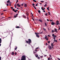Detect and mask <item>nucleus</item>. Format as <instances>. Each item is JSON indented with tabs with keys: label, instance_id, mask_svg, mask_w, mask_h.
<instances>
[{
	"label": "nucleus",
	"instance_id": "e433bc0d",
	"mask_svg": "<svg viewBox=\"0 0 60 60\" xmlns=\"http://www.w3.org/2000/svg\"><path fill=\"white\" fill-rule=\"evenodd\" d=\"M19 3L17 5H16V6H19Z\"/></svg>",
	"mask_w": 60,
	"mask_h": 60
},
{
	"label": "nucleus",
	"instance_id": "6e6d98bb",
	"mask_svg": "<svg viewBox=\"0 0 60 60\" xmlns=\"http://www.w3.org/2000/svg\"><path fill=\"white\" fill-rule=\"evenodd\" d=\"M15 8H16V5H15Z\"/></svg>",
	"mask_w": 60,
	"mask_h": 60
},
{
	"label": "nucleus",
	"instance_id": "c9c22d12",
	"mask_svg": "<svg viewBox=\"0 0 60 60\" xmlns=\"http://www.w3.org/2000/svg\"><path fill=\"white\" fill-rule=\"evenodd\" d=\"M41 3H44V1H41Z\"/></svg>",
	"mask_w": 60,
	"mask_h": 60
},
{
	"label": "nucleus",
	"instance_id": "4be33fe9",
	"mask_svg": "<svg viewBox=\"0 0 60 60\" xmlns=\"http://www.w3.org/2000/svg\"><path fill=\"white\" fill-rule=\"evenodd\" d=\"M47 9L48 10V11H49V8L48 7L47 8Z\"/></svg>",
	"mask_w": 60,
	"mask_h": 60
},
{
	"label": "nucleus",
	"instance_id": "b1692460",
	"mask_svg": "<svg viewBox=\"0 0 60 60\" xmlns=\"http://www.w3.org/2000/svg\"><path fill=\"white\" fill-rule=\"evenodd\" d=\"M55 31H54L53 30H52V33H53V32H54Z\"/></svg>",
	"mask_w": 60,
	"mask_h": 60
},
{
	"label": "nucleus",
	"instance_id": "3c124183",
	"mask_svg": "<svg viewBox=\"0 0 60 60\" xmlns=\"http://www.w3.org/2000/svg\"><path fill=\"white\" fill-rule=\"evenodd\" d=\"M15 55H17V53L16 52H15Z\"/></svg>",
	"mask_w": 60,
	"mask_h": 60
},
{
	"label": "nucleus",
	"instance_id": "f257e3e1",
	"mask_svg": "<svg viewBox=\"0 0 60 60\" xmlns=\"http://www.w3.org/2000/svg\"><path fill=\"white\" fill-rule=\"evenodd\" d=\"M28 41H26V42L27 43H28V44H30L31 42H32L31 40L30 39H29L28 40Z\"/></svg>",
	"mask_w": 60,
	"mask_h": 60
},
{
	"label": "nucleus",
	"instance_id": "f8f14e48",
	"mask_svg": "<svg viewBox=\"0 0 60 60\" xmlns=\"http://www.w3.org/2000/svg\"><path fill=\"white\" fill-rule=\"evenodd\" d=\"M36 36L37 37H38V38H39L40 37V36L38 34L36 35Z\"/></svg>",
	"mask_w": 60,
	"mask_h": 60
},
{
	"label": "nucleus",
	"instance_id": "052dcab7",
	"mask_svg": "<svg viewBox=\"0 0 60 60\" xmlns=\"http://www.w3.org/2000/svg\"><path fill=\"white\" fill-rule=\"evenodd\" d=\"M48 43H50V41H48Z\"/></svg>",
	"mask_w": 60,
	"mask_h": 60
},
{
	"label": "nucleus",
	"instance_id": "a19ab883",
	"mask_svg": "<svg viewBox=\"0 0 60 60\" xmlns=\"http://www.w3.org/2000/svg\"><path fill=\"white\" fill-rule=\"evenodd\" d=\"M14 12H17V11H16L15 10H14Z\"/></svg>",
	"mask_w": 60,
	"mask_h": 60
},
{
	"label": "nucleus",
	"instance_id": "1a4fd4ad",
	"mask_svg": "<svg viewBox=\"0 0 60 60\" xmlns=\"http://www.w3.org/2000/svg\"><path fill=\"white\" fill-rule=\"evenodd\" d=\"M26 14L27 16H28V15H29V13H28V12H26Z\"/></svg>",
	"mask_w": 60,
	"mask_h": 60
},
{
	"label": "nucleus",
	"instance_id": "4468645a",
	"mask_svg": "<svg viewBox=\"0 0 60 60\" xmlns=\"http://www.w3.org/2000/svg\"><path fill=\"white\" fill-rule=\"evenodd\" d=\"M38 20L39 21H40V22H42V20H41V19L39 20Z\"/></svg>",
	"mask_w": 60,
	"mask_h": 60
},
{
	"label": "nucleus",
	"instance_id": "a878e982",
	"mask_svg": "<svg viewBox=\"0 0 60 60\" xmlns=\"http://www.w3.org/2000/svg\"><path fill=\"white\" fill-rule=\"evenodd\" d=\"M7 6H9V4H6Z\"/></svg>",
	"mask_w": 60,
	"mask_h": 60
},
{
	"label": "nucleus",
	"instance_id": "e2e57ef3",
	"mask_svg": "<svg viewBox=\"0 0 60 60\" xmlns=\"http://www.w3.org/2000/svg\"><path fill=\"white\" fill-rule=\"evenodd\" d=\"M47 20L48 21H49V20L48 19H47Z\"/></svg>",
	"mask_w": 60,
	"mask_h": 60
},
{
	"label": "nucleus",
	"instance_id": "ddd939ff",
	"mask_svg": "<svg viewBox=\"0 0 60 60\" xmlns=\"http://www.w3.org/2000/svg\"><path fill=\"white\" fill-rule=\"evenodd\" d=\"M15 27L16 28H20V27H19V26H17L16 27Z\"/></svg>",
	"mask_w": 60,
	"mask_h": 60
},
{
	"label": "nucleus",
	"instance_id": "0eeeda50",
	"mask_svg": "<svg viewBox=\"0 0 60 60\" xmlns=\"http://www.w3.org/2000/svg\"><path fill=\"white\" fill-rule=\"evenodd\" d=\"M51 24L52 25H55V23L54 22H52L51 23Z\"/></svg>",
	"mask_w": 60,
	"mask_h": 60
},
{
	"label": "nucleus",
	"instance_id": "dca6fc26",
	"mask_svg": "<svg viewBox=\"0 0 60 60\" xmlns=\"http://www.w3.org/2000/svg\"><path fill=\"white\" fill-rule=\"evenodd\" d=\"M35 34L36 35H37V34H39V33H35Z\"/></svg>",
	"mask_w": 60,
	"mask_h": 60
},
{
	"label": "nucleus",
	"instance_id": "c03bdc74",
	"mask_svg": "<svg viewBox=\"0 0 60 60\" xmlns=\"http://www.w3.org/2000/svg\"><path fill=\"white\" fill-rule=\"evenodd\" d=\"M4 17H3L1 18V19H4Z\"/></svg>",
	"mask_w": 60,
	"mask_h": 60
},
{
	"label": "nucleus",
	"instance_id": "6e6552de",
	"mask_svg": "<svg viewBox=\"0 0 60 60\" xmlns=\"http://www.w3.org/2000/svg\"><path fill=\"white\" fill-rule=\"evenodd\" d=\"M54 30V32H56V33H57L58 31H57V29H55Z\"/></svg>",
	"mask_w": 60,
	"mask_h": 60
},
{
	"label": "nucleus",
	"instance_id": "37998d69",
	"mask_svg": "<svg viewBox=\"0 0 60 60\" xmlns=\"http://www.w3.org/2000/svg\"><path fill=\"white\" fill-rule=\"evenodd\" d=\"M35 4H32V5H33V6H34Z\"/></svg>",
	"mask_w": 60,
	"mask_h": 60
},
{
	"label": "nucleus",
	"instance_id": "864d4df0",
	"mask_svg": "<svg viewBox=\"0 0 60 60\" xmlns=\"http://www.w3.org/2000/svg\"><path fill=\"white\" fill-rule=\"evenodd\" d=\"M36 53V52H33V53H34H34Z\"/></svg>",
	"mask_w": 60,
	"mask_h": 60
},
{
	"label": "nucleus",
	"instance_id": "aec40b11",
	"mask_svg": "<svg viewBox=\"0 0 60 60\" xmlns=\"http://www.w3.org/2000/svg\"><path fill=\"white\" fill-rule=\"evenodd\" d=\"M38 13H40L41 12V11H40V10H38Z\"/></svg>",
	"mask_w": 60,
	"mask_h": 60
},
{
	"label": "nucleus",
	"instance_id": "6ab92c4d",
	"mask_svg": "<svg viewBox=\"0 0 60 60\" xmlns=\"http://www.w3.org/2000/svg\"><path fill=\"white\" fill-rule=\"evenodd\" d=\"M23 16L24 17V18L25 19H26V16H24V15H23Z\"/></svg>",
	"mask_w": 60,
	"mask_h": 60
},
{
	"label": "nucleus",
	"instance_id": "58836bf2",
	"mask_svg": "<svg viewBox=\"0 0 60 60\" xmlns=\"http://www.w3.org/2000/svg\"><path fill=\"white\" fill-rule=\"evenodd\" d=\"M32 19L33 20V21H34V20L33 18V17H32Z\"/></svg>",
	"mask_w": 60,
	"mask_h": 60
},
{
	"label": "nucleus",
	"instance_id": "13d9d810",
	"mask_svg": "<svg viewBox=\"0 0 60 60\" xmlns=\"http://www.w3.org/2000/svg\"><path fill=\"white\" fill-rule=\"evenodd\" d=\"M39 49V48L38 47H37V48H36V49Z\"/></svg>",
	"mask_w": 60,
	"mask_h": 60
},
{
	"label": "nucleus",
	"instance_id": "20e7f679",
	"mask_svg": "<svg viewBox=\"0 0 60 60\" xmlns=\"http://www.w3.org/2000/svg\"><path fill=\"white\" fill-rule=\"evenodd\" d=\"M48 48L49 50H51V49H52V47L50 46V45L49 46H48Z\"/></svg>",
	"mask_w": 60,
	"mask_h": 60
},
{
	"label": "nucleus",
	"instance_id": "338daca9",
	"mask_svg": "<svg viewBox=\"0 0 60 60\" xmlns=\"http://www.w3.org/2000/svg\"><path fill=\"white\" fill-rule=\"evenodd\" d=\"M48 36H49V37H50V36L49 35H48Z\"/></svg>",
	"mask_w": 60,
	"mask_h": 60
},
{
	"label": "nucleus",
	"instance_id": "f3484780",
	"mask_svg": "<svg viewBox=\"0 0 60 60\" xmlns=\"http://www.w3.org/2000/svg\"><path fill=\"white\" fill-rule=\"evenodd\" d=\"M45 26H47V23H46L45 22Z\"/></svg>",
	"mask_w": 60,
	"mask_h": 60
},
{
	"label": "nucleus",
	"instance_id": "f03ea898",
	"mask_svg": "<svg viewBox=\"0 0 60 60\" xmlns=\"http://www.w3.org/2000/svg\"><path fill=\"white\" fill-rule=\"evenodd\" d=\"M22 58L21 59V60H26V56H23L22 57Z\"/></svg>",
	"mask_w": 60,
	"mask_h": 60
},
{
	"label": "nucleus",
	"instance_id": "a18cd8bd",
	"mask_svg": "<svg viewBox=\"0 0 60 60\" xmlns=\"http://www.w3.org/2000/svg\"><path fill=\"white\" fill-rule=\"evenodd\" d=\"M54 36V34H53L52 35V36Z\"/></svg>",
	"mask_w": 60,
	"mask_h": 60
},
{
	"label": "nucleus",
	"instance_id": "39448f33",
	"mask_svg": "<svg viewBox=\"0 0 60 60\" xmlns=\"http://www.w3.org/2000/svg\"><path fill=\"white\" fill-rule=\"evenodd\" d=\"M18 15V14L17 13L15 15H14V18H16V17H17V16Z\"/></svg>",
	"mask_w": 60,
	"mask_h": 60
},
{
	"label": "nucleus",
	"instance_id": "393cba45",
	"mask_svg": "<svg viewBox=\"0 0 60 60\" xmlns=\"http://www.w3.org/2000/svg\"><path fill=\"white\" fill-rule=\"evenodd\" d=\"M50 59V57H49L48 58V60H49Z\"/></svg>",
	"mask_w": 60,
	"mask_h": 60
},
{
	"label": "nucleus",
	"instance_id": "bf43d9fd",
	"mask_svg": "<svg viewBox=\"0 0 60 60\" xmlns=\"http://www.w3.org/2000/svg\"><path fill=\"white\" fill-rule=\"evenodd\" d=\"M57 59H58V60H60V59H59V58H58Z\"/></svg>",
	"mask_w": 60,
	"mask_h": 60
},
{
	"label": "nucleus",
	"instance_id": "f704fd0d",
	"mask_svg": "<svg viewBox=\"0 0 60 60\" xmlns=\"http://www.w3.org/2000/svg\"><path fill=\"white\" fill-rule=\"evenodd\" d=\"M34 2H36L37 1L36 0H33Z\"/></svg>",
	"mask_w": 60,
	"mask_h": 60
},
{
	"label": "nucleus",
	"instance_id": "79ce46f5",
	"mask_svg": "<svg viewBox=\"0 0 60 60\" xmlns=\"http://www.w3.org/2000/svg\"><path fill=\"white\" fill-rule=\"evenodd\" d=\"M35 51H36V52H37V50L36 49H35Z\"/></svg>",
	"mask_w": 60,
	"mask_h": 60
},
{
	"label": "nucleus",
	"instance_id": "69168bd1",
	"mask_svg": "<svg viewBox=\"0 0 60 60\" xmlns=\"http://www.w3.org/2000/svg\"><path fill=\"white\" fill-rule=\"evenodd\" d=\"M1 57H0V60H1Z\"/></svg>",
	"mask_w": 60,
	"mask_h": 60
},
{
	"label": "nucleus",
	"instance_id": "cd10ccee",
	"mask_svg": "<svg viewBox=\"0 0 60 60\" xmlns=\"http://www.w3.org/2000/svg\"><path fill=\"white\" fill-rule=\"evenodd\" d=\"M41 9L42 10H43V7H42L41 8Z\"/></svg>",
	"mask_w": 60,
	"mask_h": 60
},
{
	"label": "nucleus",
	"instance_id": "2eb2a0df",
	"mask_svg": "<svg viewBox=\"0 0 60 60\" xmlns=\"http://www.w3.org/2000/svg\"><path fill=\"white\" fill-rule=\"evenodd\" d=\"M2 42V39L1 38H0V43H1Z\"/></svg>",
	"mask_w": 60,
	"mask_h": 60
},
{
	"label": "nucleus",
	"instance_id": "ea45409f",
	"mask_svg": "<svg viewBox=\"0 0 60 60\" xmlns=\"http://www.w3.org/2000/svg\"><path fill=\"white\" fill-rule=\"evenodd\" d=\"M48 15V14H47V13H45V16H47V15Z\"/></svg>",
	"mask_w": 60,
	"mask_h": 60
},
{
	"label": "nucleus",
	"instance_id": "09e8293b",
	"mask_svg": "<svg viewBox=\"0 0 60 60\" xmlns=\"http://www.w3.org/2000/svg\"><path fill=\"white\" fill-rule=\"evenodd\" d=\"M11 9H13V7H11Z\"/></svg>",
	"mask_w": 60,
	"mask_h": 60
},
{
	"label": "nucleus",
	"instance_id": "49530a36",
	"mask_svg": "<svg viewBox=\"0 0 60 60\" xmlns=\"http://www.w3.org/2000/svg\"><path fill=\"white\" fill-rule=\"evenodd\" d=\"M33 7H34V8H35V9H36V8H35V7L34 6H33Z\"/></svg>",
	"mask_w": 60,
	"mask_h": 60
},
{
	"label": "nucleus",
	"instance_id": "7c9ffc66",
	"mask_svg": "<svg viewBox=\"0 0 60 60\" xmlns=\"http://www.w3.org/2000/svg\"><path fill=\"white\" fill-rule=\"evenodd\" d=\"M46 37H45L44 38L45 39H47V36H46Z\"/></svg>",
	"mask_w": 60,
	"mask_h": 60
},
{
	"label": "nucleus",
	"instance_id": "4d7b16f0",
	"mask_svg": "<svg viewBox=\"0 0 60 60\" xmlns=\"http://www.w3.org/2000/svg\"><path fill=\"white\" fill-rule=\"evenodd\" d=\"M38 6V4H36V6Z\"/></svg>",
	"mask_w": 60,
	"mask_h": 60
},
{
	"label": "nucleus",
	"instance_id": "774afa93",
	"mask_svg": "<svg viewBox=\"0 0 60 60\" xmlns=\"http://www.w3.org/2000/svg\"><path fill=\"white\" fill-rule=\"evenodd\" d=\"M58 30H60V27H59V28Z\"/></svg>",
	"mask_w": 60,
	"mask_h": 60
},
{
	"label": "nucleus",
	"instance_id": "a211bd4d",
	"mask_svg": "<svg viewBox=\"0 0 60 60\" xmlns=\"http://www.w3.org/2000/svg\"><path fill=\"white\" fill-rule=\"evenodd\" d=\"M48 13L49 15L50 16V12H48Z\"/></svg>",
	"mask_w": 60,
	"mask_h": 60
},
{
	"label": "nucleus",
	"instance_id": "4c0bfd02",
	"mask_svg": "<svg viewBox=\"0 0 60 60\" xmlns=\"http://www.w3.org/2000/svg\"><path fill=\"white\" fill-rule=\"evenodd\" d=\"M49 56H50V57H51V58L52 57V56H51V54L49 55Z\"/></svg>",
	"mask_w": 60,
	"mask_h": 60
},
{
	"label": "nucleus",
	"instance_id": "7ed1b4c3",
	"mask_svg": "<svg viewBox=\"0 0 60 60\" xmlns=\"http://www.w3.org/2000/svg\"><path fill=\"white\" fill-rule=\"evenodd\" d=\"M53 39L54 40V42H57V41L56 40H55V39H56V38H55V37H53Z\"/></svg>",
	"mask_w": 60,
	"mask_h": 60
},
{
	"label": "nucleus",
	"instance_id": "de8ad7c7",
	"mask_svg": "<svg viewBox=\"0 0 60 60\" xmlns=\"http://www.w3.org/2000/svg\"><path fill=\"white\" fill-rule=\"evenodd\" d=\"M46 41H48V40H49V39L48 38H46Z\"/></svg>",
	"mask_w": 60,
	"mask_h": 60
},
{
	"label": "nucleus",
	"instance_id": "c756f323",
	"mask_svg": "<svg viewBox=\"0 0 60 60\" xmlns=\"http://www.w3.org/2000/svg\"><path fill=\"white\" fill-rule=\"evenodd\" d=\"M38 56V55H36V57H37Z\"/></svg>",
	"mask_w": 60,
	"mask_h": 60
},
{
	"label": "nucleus",
	"instance_id": "423d86ee",
	"mask_svg": "<svg viewBox=\"0 0 60 60\" xmlns=\"http://www.w3.org/2000/svg\"><path fill=\"white\" fill-rule=\"evenodd\" d=\"M56 25H58L59 24V21H56Z\"/></svg>",
	"mask_w": 60,
	"mask_h": 60
},
{
	"label": "nucleus",
	"instance_id": "72a5a7b5",
	"mask_svg": "<svg viewBox=\"0 0 60 60\" xmlns=\"http://www.w3.org/2000/svg\"><path fill=\"white\" fill-rule=\"evenodd\" d=\"M38 59H40V57H38Z\"/></svg>",
	"mask_w": 60,
	"mask_h": 60
},
{
	"label": "nucleus",
	"instance_id": "2f4dec72",
	"mask_svg": "<svg viewBox=\"0 0 60 60\" xmlns=\"http://www.w3.org/2000/svg\"><path fill=\"white\" fill-rule=\"evenodd\" d=\"M43 29L44 30V31H46V30L44 28H43Z\"/></svg>",
	"mask_w": 60,
	"mask_h": 60
},
{
	"label": "nucleus",
	"instance_id": "bb28decb",
	"mask_svg": "<svg viewBox=\"0 0 60 60\" xmlns=\"http://www.w3.org/2000/svg\"><path fill=\"white\" fill-rule=\"evenodd\" d=\"M18 48V47H16L15 49V50H17V48Z\"/></svg>",
	"mask_w": 60,
	"mask_h": 60
},
{
	"label": "nucleus",
	"instance_id": "9d476101",
	"mask_svg": "<svg viewBox=\"0 0 60 60\" xmlns=\"http://www.w3.org/2000/svg\"><path fill=\"white\" fill-rule=\"evenodd\" d=\"M14 52H12L11 53V55H12L13 56V55H14Z\"/></svg>",
	"mask_w": 60,
	"mask_h": 60
},
{
	"label": "nucleus",
	"instance_id": "9b49d317",
	"mask_svg": "<svg viewBox=\"0 0 60 60\" xmlns=\"http://www.w3.org/2000/svg\"><path fill=\"white\" fill-rule=\"evenodd\" d=\"M24 6H25V7H27V4H24Z\"/></svg>",
	"mask_w": 60,
	"mask_h": 60
},
{
	"label": "nucleus",
	"instance_id": "5fc2aeb1",
	"mask_svg": "<svg viewBox=\"0 0 60 60\" xmlns=\"http://www.w3.org/2000/svg\"><path fill=\"white\" fill-rule=\"evenodd\" d=\"M14 10H15V9L14 8L12 10L13 11H14Z\"/></svg>",
	"mask_w": 60,
	"mask_h": 60
},
{
	"label": "nucleus",
	"instance_id": "603ef678",
	"mask_svg": "<svg viewBox=\"0 0 60 60\" xmlns=\"http://www.w3.org/2000/svg\"><path fill=\"white\" fill-rule=\"evenodd\" d=\"M54 37H56V36L55 35L54 36V37H53V38H54Z\"/></svg>",
	"mask_w": 60,
	"mask_h": 60
},
{
	"label": "nucleus",
	"instance_id": "5701e85b",
	"mask_svg": "<svg viewBox=\"0 0 60 60\" xmlns=\"http://www.w3.org/2000/svg\"><path fill=\"white\" fill-rule=\"evenodd\" d=\"M10 2V0H8L7 1V3H9Z\"/></svg>",
	"mask_w": 60,
	"mask_h": 60
},
{
	"label": "nucleus",
	"instance_id": "412c9836",
	"mask_svg": "<svg viewBox=\"0 0 60 60\" xmlns=\"http://www.w3.org/2000/svg\"><path fill=\"white\" fill-rule=\"evenodd\" d=\"M43 31H42V32L40 33V34H42L43 33Z\"/></svg>",
	"mask_w": 60,
	"mask_h": 60
},
{
	"label": "nucleus",
	"instance_id": "473e14b6",
	"mask_svg": "<svg viewBox=\"0 0 60 60\" xmlns=\"http://www.w3.org/2000/svg\"><path fill=\"white\" fill-rule=\"evenodd\" d=\"M7 11V10H5V9H4V10H3L4 11Z\"/></svg>",
	"mask_w": 60,
	"mask_h": 60
},
{
	"label": "nucleus",
	"instance_id": "0e129e2a",
	"mask_svg": "<svg viewBox=\"0 0 60 60\" xmlns=\"http://www.w3.org/2000/svg\"><path fill=\"white\" fill-rule=\"evenodd\" d=\"M46 45H48V44L47 43H46Z\"/></svg>",
	"mask_w": 60,
	"mask_h": 60
},
{
	"label": "nucleus",
	"instance_id": "680f3d73",
	"mask_svg": "<svg viewBox=\"0 0 60 60\" xmlns=\"http://www.w3.org/2000/svg\"><path fill=\"white\" fill-rule=\"evenodd\" d=\"M9 6H11V4H9Z\"/></svg>",
	"mask_w": 60,
	"mask_h": 60
},
{
	"label": "nucleus",
	"instance_id": "8fccbe9b",
	"mask_svg": "<svg viewBox=\"0 0 60 60\" xmlns=\"http://www.w3.org/2000/svg\"><path fill=\"white\" fill-rule=\"evenodd\" d=\"M44 6V7H46V6H47V5H45Z\"/></svg>",
	"mask_w": 60,
	"mask_h": 60
},
{
	"label": "nucleus",
	"instance_id": "c85d7f7f",
	"mask_svg": "<svg viewBox=\"0 0 60 60\" xmlns=\"http://www.w3.org/2000/svg\"><path fill=\"white\" fill-rule=\"evenodd\" d=\"M51 46L52 47L53 46H54V45L52 44H51Z\"/></svg>",
	"mask_w": 60,
	"mask_h": 60
}]
</instances>
